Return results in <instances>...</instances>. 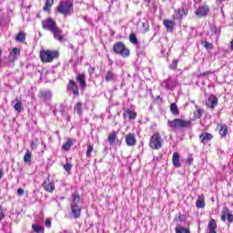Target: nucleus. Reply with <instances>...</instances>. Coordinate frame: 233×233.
<instances>
[{
  "mask_svg": "<svg viewBox=\"0 0 233 233\" xmlns=\"http://www.w3.org/2000/svg\"><path fill=\"white\" fill-rule=\"evenodd\" d=\"M59 58V53L56 50H43L40 52L42 63H52L55 59Z\"/></svg>",
  "mask_w": 233,
  "mask_h": 233,
  "instance_id": "obj_1",
  "label": "nucleus"
},
{
  "mask_svg": "<svg viewBox=\"0 0 233 233\" xmlns=\"http://www.w3.org/2000/svg\"><path fill=\"white\" fill-rule=\"evenodd\" d=\"M168 127L170 128H192V121L190 120H183L180 118H175L173 120H169L167 122Z\"/></svg>",
  "mask_w": 233,
  "mask_h": 233,
  "instance_id": "obj_2",
  "label": "nucleus"
},
{
  "mask_svg": "<svg viewBox=\"0 0 233 233\" xmlns=\"http://www.w3.org/2000/svg\"><path fill=\"white\" fill-rule=\"evenodd\" d=\"M57 12L66 17L74 13V4L72 2H60Z\"/></svg>",
  "mask_w": 233,
  "mask_h": 233,
  "instance_id": "obj_3",
  "label": "nucleus"
},
{
  "mask_svg": "<svg viewBox=\"0 0 233 233\" xmlns=\"http://www.w3.org/2000/svg\"><path fill=\"white\" fill-rule=\"evenodd\" d=\"M113 52L122 57H128V56H130V49L127 48V46H125V43L123 42L116 43L113 46Z\"/></svg>",
  "mask_w": 233,
  "mask_h": 233,
  "instance_id": "obj_4",
  "label": "nucleus"
},
{
  "mask_svg": "<svg viewBox=\"0 0 233 233\" xmlns=\"http://www.w3.org/2000/svg\"><path fill=\"white\" fill-rule=\"evenodd\" d=\"M149 147L154 150H159V148L163 147V138H161V135H159V133H155L150 137Z\"/></svg>",
  "mask_w": 233,
  "mask_h": 233,
  "instance_id": "obj_5",
  "label": "nucleus"
},
{
  "mask_svg": "<svg viewBox=\"0 0 233 233\" xmlns=\"http://www.w3.org/2000/svg\"><path fill=\"white\" fill-rule=\"evenodd\" d=\"M56 26L57 23H56L52 18H47L42 21V28L44 30H49V32H52Z\"/></svg>",
  "mask_w": 233,
  "mask_h": 233,
  "instance_id": "obj_6",
  "label": "nucleus"
},
{
  "mask_svg": "<svg viewBox=\"0 0 233 233\" xmlns=\"http://www.w3.org/2000/svg\"><path fill=\"white\" fill-rule=\"evenodd\" d=\"M51 33L53 34L54 39H56V41H59L60 43H63V41H65L63 30L59 28L57 25L54 28V30Z\"/></svg>",
  "mask_w": 233,
  "mask_h": 233,
  "instance_id": "obj_7",
  "label": "nucleus"
},
{
  "mask_svg": "<svg viewBox=\"0 0 233 233\" xmlns=\"http://www.w3.org/2000/svg\"><path fill=\"white\" fill-rule=\"evenodd\" d=\"M221 219L222 221H227L228 219V223H233V214L230 213V209H228V208H223Z\"/></svg>",
  "mask_w": 233,
  "mask_h": 233,
  "instance_id": "obj_8",
  "label": "nucleus"
},
{
  "mask_svg": "<svg viewBox=\"0 0 233 233\" xmlns=\"http://www.w3.org/2000/svg\"><path fill=\"white\" fill-rule=\"evenodd\" d=\"M208 12H210L208 5H201L197 9L196 15L198 17H206V15H208Z\"/></svg>",
  "mask_w": 233,
  "mask_h": 233,
  "instance_id": "obj_9",
  "label": "nucleus"
},
{
  "mask_svg": "<svg viewBox=\"0 0 233 233\" xmlns=\"http://www.w3.org/2000/svg\"><path fill=\"white\" fill-rule=\"evenodd\" d=\"M188 15V9L185 7L178 8L177 11H175V15H173V19H183L184 15Z\"/></svg>",
  "mask_w": 233,
  "mask_h": 233,
  "instance_id": "obj_10",
  "label": "nucleus"
},
{
  "mask_svg": "<svg viewBox=\"0 0 233 233\" xmlns=\"http://www.w3.org/2000/svg\"><path fill=\"white\" fill-rule=\"evenodd\" d=\"M67 90L72 92L74 96H79V86L76 84V81L70 80L67 85Z\"/></svg>",
  "mask_w": 233,
  "mask_h": 233,
  "instance_id": "obj_11",
  "label": "nucleus"
},
{
  "mask_svg": "<svg viewBox=\"0 0 233 233\" xmlns=\"http://www.w3.org/2000/svg\"><path fill=\"white\" fill-rule=\"evenodd\" d=\"M21 55L19 48L15 47L8 56V63H14L17 60V56Z\"/></svg>",
  "mask_w": 233,
  "mask_h": 233,
  "instance_id": "obj_12",
  "label": "nucleus"
},
{
  "mask_svg": "<svg viewBox=\"0 0 233 233\" xmlns=\"http://www.w3.org/2000/svg\"><path fill=\"white\" fill-rule=\"evenodd\" d=\"M38 97L43 101H50V99H52V91L41 90L38 93Z\"/></svg>",
  "mask_w": 233,
  "mask_h": 233,
  "instance_id": "obj_13",
  "label": "nucleus"
},
{
  "mask_svg": "<svg viewBox=\"0 0 233 233\" xmlns=\"http://www.w3.org/2000/svg\"><path fill=\"white\" fill-rule=\"evenodd\" d=\"M206 105L208 108H216L218 106V96H210L206 101Z\"/></svg>",
  "mask_w": 233,
  "mask_h": 233,
  "instance_id": "obj_14",
  "label": "nucleus"
},
{
  "mask_svg": "<svg viewBox=\"0 0 233 233\" xmlns=\"http://www.w3.org/2000/svg\"><path fill=\"white\" fill-rule=\"evenodd\" d=\"M126 143L127 147H136V143H137V140H136V136L132 133H129L126 136Z\"/></svg>",
  "mask_w": 233,
  "mask_h": 233,
  "instance_id": "obj_15",
  "label": "nucleus"
},
{
  "mask_svg": "<svg viewBox=\"0 0 233 233\" xmlns=\"http://www.w3.org/2000/svg\"><path fill=\"white\" fill-rule=\"evenodd\" d=\"M172 163L173 166L176 167V168H179V167H181V157L179 156V153L175 152L173 154Z\"/></svg>",
  "mask_w": 233,
  "mask_h": 233,
  "instance_id": "obj_16",
  "label": "nucleus"
},
{
  "mask_svg": "<svg viewBox=\"0 0 233 233\" xmlns=\"http://www.w3.org/2000/svg\"><path fill=\"white\" fill-rule=\"evenodd\" d=\"M76 81L79 83L81 88H86V80L84 73L76 76Z\"/></svg>",
  "mask_w": 233,
  "mask_h": 233,
  "instance_id": "obj_17",
  "label": "nucleus"
},
{
  "mask_svg": "<svg viewBox=\"0 0 233 233\" xmlns=\"http://www.w3.org/2000/svg\"><path fill=\"white\" fill-rule=\"evenodd\" d=\"M164 26L167 28V32H173L174 26H176V24L173 20L166 19L163 21Z\"/></svg>",
  "mask_w": 233,
  "mask_h": 233,
  "instance_id": "obj_18",
  "label": "nucleus"
},
{
  "mask_svg": "<svg viewBox=\"0 0 233 233\" xmlns=\"http://www.w3.org/2000/svg\"><path fill=\"white\" fill-rule=\"evenodd\" d=\"M71 212L76 219L81 216V208L78 205H71Z\"/></svg>",
  "mask_w": 233,
  "mask_h": 233,
  "instance_id": "obj_19",
  "label": "nucleus"
},
{
  "mask_svg": "<svg viewBox=\"0 0 233 233\" xmlns=\"http://www.w3.org/2000/svg\"><path fill=\"white\" fill-rule=\"evenodd\" d=\"M44 189L46 192H52L53 190H56V185L54 182H45Z\"/></svg>",
  "mask_w": 233,
  "mask_h": 233,
  "instance_id": "obj_20",
  "label": "nucleus"
},
{
  "mask_svg": "<svg viewBox=\"0 0 233 233\" xmlns=\"http://www.w3.org/2000/svg\"><path fill=\"white\" fill-rule=\"evenodd\" d=\"M13 103H15L14 108L16 112H21V110H23V103L18 97H16Z\"/></svg>",
  "mask_w": 233,
  "mask_h": 233,
  "instance_id": "obj_21",
  "label": "nucleus"
},
{
  "mask_svg": "<svg viewBox=\"0 0 233 233\" xmlns=\"http://www.w3.org/2000/svg\"><path fill=\"white\" fill-rule=\"evenodd\" d=\"M213 136L210 133H204L199 136V139H201V143H207L212 139Z\"/></svg>",
  "mask_w": 233,
  "mask_h": 233,
  "instance_id": "obj_22",
  "label": "nucleus"
},
{
  "mask_svg": "<svg viewBox=\"0 0 233 233\" xmlns=\"http://www.w3.org/2000/svg\"><path fill=\"white\" fill-rule=\"evenodd\" d=\"M218 227V224L216 223V220L211 218L208 222V230L209 233H216V228Z\"/></svg>",
  "mask_w": 233,
  "mask_h": 233,
  "instance_id": "obj_23",
  "label": "nucleus"
},
{
  "mask_svg": "<svg viewBox=\"0 0 233 233\" xmlns=\"http://www.w3.org/2000/svg\"><path fill=\"white\" fill-rule=\"evenodd\" d=\"M123 116L124 117L128 116L129 119H136V117H137V114L130 109H127Z\"/></svg>",
  "mask_w": 233,
  "mask_h": 233,
  "instance_id": "obj_24",
  "label": "nucleus"
},
{
  "mask_svg": "<svg viewBox=\"0 0 233 233\" xmlns=\"http://www.w3.org/2000/svg\"><path fill=\"white\" fill-rule=\"evenodd\" d=\"M219 134L221 137H225L228 134V127L225 124H220Z\"/></svg>",
  "mask_w": 233,
  "mask_h": 233,
  "instance_id": "obj_25",
  "label": "nucleus"
},
{
  "mask_svg": "<svg viewBox=\"0 0 233 233\" xmlns=\"http://www.w3.org/2000/svg\"><path fill=\"white\" fill-rule=\"evenodd\" d=\"M197 208H205V197L202 195L196 202Z\"/></svg>",
  "mask_w": 233,
  "mask_h": 233,
  "instance_id": "obj_26",
  "label": "nucleus"
},
{
  "mask_svg": "<svg viewBox=\"0 0 233 233\" xmlns=\"http://www.w3.org/2000/svg\"><path fill=\"white\" fill-rule=\"evenodd\" d=\"M75 112L78 114V116H83V104L81 102H77L75 106Z\"/></svg>",
  "mask_w": 233,
  "mask_h": 233,
  "instance_id": "obj_27",
  "label": "nucleus"
},
{
  "mask_svg": "<svg viewBox=\"0 0 233 233\" xmlns=\"http://www.w3.org/2000/svg\"><path fill=\"white\" fill-rule=\"evenodd\" d=\"M116 137H117V134L115 131H113L111 134H109L107 137V141H109L111 145H114L116 143Z\"/></svg>",
  "mask_w": 233,
  "mask_h": 233,
  "instance_id": "obj_28",
  "label": "nucleus"
},
{
  "mask_svg": "<svg viewBox=\"0 0 233 233\" xmlns=\"http://www.w3.org/2000/svg\"><path fill=\"white\" fill-rule=\"evenodd\" d=\"M32 228H33L34 232H36V233L45 232V227L40 226L38 224H33Z\"/></svg>",
  "mask_w": 233,
  "mask_h": 233,
  "instance_id": "obj_29",
  "label": "nucleus"
},
{
  "mask_svg": "<svg viewBox=\"0 0 233 233\" xmlns=\"http://www.w3.org/2000/svg\"><path fill=\"white\" fill-rule=\"evenodd\" d=\"M116 77V74H114V71L108 70L107 73L106 74V83H109V81H112Z\"/></svg>",
  "mask_w": 233,
  "mask_h": 233,
  "instance_id": "obj_30",
  "label": "nucleus"
},
{
  "mask_svg": "<svg viewBox=\"0 0 233 233\" xmlns=\"http://www.w3.org/2000/svg\"><path fill=\"white\" fill-rule=\"evenodd\" d=\"M170 110L174 116L179 115V108H177V105H176V103H172L170 105Z\"/></svg>",
  "mask_w": 233,
  "mask_h": 233,
  "instance_id": "obj_31",
  "label": "nucleus"
},
{
  "mask_svg": "<svg viewBox=\"0 0 233 233\" xmlns=\"http://www.w3.org/2000/svg\"><path fill=\"white\" fill-rule=\"evenodd\" d=\"M72 145H74V142L72 141L71 138H69L65 144H63L62 148L64 150H70V148L72 147Z\"/></svg>",
  "mask_w": 233,
  "mask_h": 233,
  "instance_id": "obj_32",
  "label": "nucleus"
},
{
  "mask_svg": "<svg viewBox=\"0 0 233 233\" xmlns=\"http://www.w3.org/2000/svg\"><path fill=\"white\" fill-rule=\"evenodd\" d=\"M54 5V0H46V5L44 6L45 12H50V8Z\"/></svg>",
  "mask_w": 233,
  "mask_h": 233,
  "instance_id": "obj_33",
  "label": "nucleus"
},
{
  "mask_svg": "<svg viewBox=\"0 0 233 233\" xmlns=\"http://www.w3.org/2000/svg\"><path fill=\"white\" fill-rule=\"evenodd\" d=\"M25 39H26V34H25V32L18 33L16 35V41L19 43H25Z\"/></svg>",
  "mask_w": 233,
  "mask_h": 233,
  "instance_id": "obj_34",
  "label": "nucleus"
},
{
  "mask_svg": "<svg viewBox=\"0 0 233 233\" xmlns=\"http://www.w3.org/2000/svg\"><path fill=\"white\" fill-rule=\"evenodd\" d=\"M79 193L76 192L72 195V203L71 205H77L79 203Z\"/></svg>",
  "mask_w": 233,
  "mask_h": 233,
  "instance_id": "obj_35",
  "label": "nucleus"
},
{
  "mask_svg": "<svg viewBox=\"0 0 233 233\" xmlns=\"http://www.w3.org/2000/svg\"><path fill=\"white\" fill-rule=\"evenodd\" d=\"M129 41L132 43V45H137V36L135 35V33H131L129 35Z\"/></svg>",
  "mask_w": 233,
  "mask_h": 233,
  "instance_id": "obj_36",
  "label": "nucleus"
},
{
  "mask_svg": "<svg viewBox=\"0 0 233 233\" xmlns=\"http://www.w3.org/2000/svg\"><path fill=\"white\" fill-rule=\"evenodd\" d=\"M24 161H25V163H30L32 161V153H30V151H27L25 154Z\"/></svg>",
  "mask_w": 233,
  "mask_h": 233,
  "instance_id": "obj_37",
  "label": "nucleus"
},
{
  "mask_svg": "<svg viewBox=\"0 0 233 233\" xmlns=\"http://www.w3.org/2000/svg\"><path fill=\"white\" fill-rule=\"evenodd\" d=\"M176 233H190V229L183 227L176 228Z\"/></svg>",
  "mask_w": 233,
  "mask_h": 233,
  "instance_id": "obj_38",
  "label": "nucleus"
},
{
  "mask_svg": "<svg viewBox=\"0 0 233 233\" xmlns=\"http://www.w3.org/2000/svg\"><path fill=\"white\" fill-rule=\"evenodd\" d=\"M94 152V146L87 145V150H86V157H92V153Z\"/></svg>",
  "mask_w": 233,
  "mask_h": 233,
  "instance_id": "obj_39",
  "label": "nucleus"
},
{
  "mask_svg": "<svg viewBox=\"0 0 233 233\" xmlns=\"http://www.w3.org/2000/svg\"><path fill=\"white\" fill-rule=\"evenodd\" d=\"M202 45H203L204 48H207L209 50H212L214 48V46L212 45V43L208 42V41L202 42Z\"/></svg>",
  "mask_w": 233,
  "mask_h": 233,
  "instance_id": "obj_40",
  "label": "nucleus"
},
{
  "mask_svg": "<svg viewBox=\"0 0 233 233\" xmlns=\"http://www.w3.org/2000/svg\"><path fill=\"white\" fill-rule=\"evenodd\" d=\"M64 169L66 171V172H70V170L72 169V166L70 163H66V165H64Z\"/></svg>",
  "mask_w": 233,
  "mask_h": 233,
  "instance_id": "obj_41",
  "label": "nucleus"
},
{
  "mask_svg": "<svg viewBox=\"0 0 233 233\" xmlns=\"http://www.w3.org/2000/svg\"><path fill=\"white\" fill-rule=\"evenodd\" d=\"M170 68H173V70H176V68H177V60L172 61V64L170 65Z\"/></svg>",
  "mask_w": 233,
  "mask_h": 233,
  "instance_id": "obj_42",
  "label": "nucleus"
},
{
  "mask_svg": "<svg viewBox=\"0 0 233 233\" xmlns=\"http://www.w3.org/2000/svg\"><path fill=\"white\" fill-rule=\"evenodd\" d=\"M45 225L47 227V228H50V227H52V220L50 218H46Z\"/></svg>",
  "mask_w": 233,
  "mask_h": 233,
  "instance_id": "obj_43",
  "label": "nucleus"
},
{
  "mask_svg": "<svg viewBox=\"0 0 233 233\" xmlns=\"http://www.w3.org/2000/svg\"><path fill=\"white\" fill-rule=\"evenodd\" d=\"M142 26H143L144 32H148V30H149V25H148V24H147V23H142Z\"/></svg>",
  "mask_w": 233,
  "mask_h": 233,
  "instance_id": "obj_44",
  "label": "nucleus"
},
{
  "mask_svg": "<svg viewBox=\"0 0 233 233\" xmlns=\"http://www.w3.org/2000/svg\"><path fill=\"white\" fill-rule=\"evenodd\" d=\"M194 162V157H189L187 158V165H192V163Z\"/></svg>",
  "mask_w": 233,
  "mask_h": 233,
  "instance_id": "obj_45",
  "label": "nucleus"
},
{
  "mask_svg": "<svg viewBox=\"0 0 233 233\" xmlns=\"http://www.w3.org/2000/svg\"><path fill=\"white\" fill-rule=\"evenodd\" d=\"M94 72H96V67L90 66L88 69L89 76H92V74H94Z\"/></svg>",
  "mask_w": 233,
  "mask_h": 233,
  "instance_id": "obj_46",
  "label": "nucleus"
},
{
  "mask_svg": "<svg viewBox=\"0 0 233 233\" xmlns=\"http://www.w3.org/2000/svg\"><path fill=\"white\" fill-rule=\"evenodd\" d=\"M5 219V213H3V208L0 206V221H3Z\"/></svg>",
  "mask_w": 233,
  "mask_h": 233,
  "instance_id": "obj_47",
  "label": "nucleus"
},
{
  "mask_svg": "<svg viewBox=\"0 0 233 233\" xmlns=\"http://www.w3.org/2000/svg\"><path fill=\"white\" fill-rule=\"evenodd\" d=\"M17 194H18V196H23V194H25V190L23 188H18Z\"/></svg>",
  "mask_w": 233,
  "mask_h": 233,
  "instance_id": "obj_48",
  "label": "nucleus"
},
{
  "mask_svg": "<svg viewBox=\"0 0 233 233\" xmlns=\"http://www.w3.org/2000/svg\"><path fill=\"white\" fill-rule=\"evenodd\" d=\"M3 54V51L0 49V66L3 65V60L1 59V56Z\"/></svg>",
  "mask_w": 233,
  "mask_h": 233,
  "instance_id": "obj_49",
  "label": "nucleus"
},
{
  "mask_svg": "<svg viewBox=\"0 0 233 233\" xmlns=\"http://www.w3.org/2000/svg\"><path fill=\"white\" fill-rule=\"evenodd\" d=\"M210 74H212L211 71H208L206 73H203L202 76H210Z\"/></svg>",
  "mask_w": 233,
  "mask_h": 233,
  "instance_id": "obj_50",
  "label": "nucleus"
},
{
  "mask_svg": "<svg viewBox=\"0 0 233 233\" xmlns=\"http://www.w3.org/2000/svg\"><path fill=\"white\" fill-rule=\"evenodd\" d=\"M3 176H4L3 170L0 169V179H3Z\"/></svg>",
  "mask_w": 233,
  "mask_h": 233,
  "instance_id": "obj_51",
  "label": "nucleus"
},
{
  "mask_svg": "<svg viewBox=\"0 0 233 233\" xmlns=\"http://www.w3.org/2000/svg\"><path fill=\"white\" fill-rule=\"evenodd\" d=\"M230 50H233V39L230 42Z\"/></svg>",
  "mask_w": 233,
  "mask_h": 233,
  "instance_id": "obj_52",
  "label": "nucleus"
},
{
  "mask_svg": "<svg viewBox=\"0 0 233 233\" xmlns=\"http://www.w3.org/2000/svg\"><path fill=\"white\" fill-rule=\"evenodd\" d=\"M218 3H223V1H227V0H218Z\"/></svg>",
  "mask_w": 233,
  "mask_h": 233,
  "instance_id": "obj_53",
  "label": "nucleus"
},
{
  "mask_svg": "<svg viewBox=\"0 0 233 233\" xmlns=\"http://www.w3.org/2000/svg\"><path fill=\"white\" fill-rule=\"evenodd\" d=\"M167 81V83H170V81H171V79L170 78H168L167 80H166Z\"/></svg>",
  "mask_w": 233,
  "mask_h": 233,
  "instance_id": "obj_54",
  "label": "nucleus"
},
{
  "mask_svg": "<svg viewBox=\"0 0 233 233\" xmlns=\"http://www.w3.org/2000/svg\"><path fill=\"white\" fill-rule=\"evenodd\" d=\"M146 3H150L151 0H144Z\"/></svg>",
  "mask_w": 233,
  "mask_h": 233,
  "instance_id": "obj_55",
  "label": "nucleus"
}]
</instances>
